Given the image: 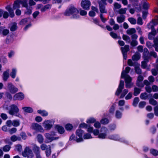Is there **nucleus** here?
Segmentation results:
<instances>
[{
  "mask_svg": "<svg viewBox=\"0 0 158 158\" xmlns=\"http://www.w3.org/2000/svg\"><path fill=\"white\" fill-rule=\"evenodd\" d=\"M130 70L129 67H127L126 68L125 70L122 71L121 75V78H124L126 83V87L127 88H130L133 85L131 83V78L127 74L129 72Z\"/></svg>",
  "mask_w": 158,
  "mask_h": 158,
  "instance_id": "nucleus-1",
  "label": "nucleus"
},
{
  "mask_svg": "<svg viewBox=\"0 0 158 158\" xmlns=\"http://www.w3.org/2000/svg\"><path fill=\"white\" fill-rule=\"evenodd\" d=\"M79 11L77 9L73 6L71 5L69 6L66 9L64 13V15L67 16L72 15V18L77 19L79 17Z\"/></svg>",
  "mask_w": 158,
  "mask_h": 158,
  "instance_id": "nucleus-2",
  "label": "nucleus"
},
{
  "mask_svg": "<svg viewBox=\"0 0 158 158\" xmlns=\"http://www.w3.org/2000/svg\"><path fill=\"white\" fill-rule=\"evenodd\" d=\"M6 109L8 110V113L10 115L19 117H21V115L19 113V109L16 105L12 104L6 107Z\"/></svg>",
  "mask_w": 158,
  "mask_h": 158,
  "instance_id": "nucleus-3",
  "label": "nucleus"
},
{
  "mask_svg": "<svg viewBox=\"0 0 158 158\" xmlns=\"http://www.w3.org/2000/svg\"><path fill=\"white\" fill-rule=\"evenodd\" d=\"M108 130L105 127H102L100 133L98 130H94L93 131V134L94 135H98V138L99 139H105L107 138V133Z\"/></svg>",
  "mask_w": 158,
  "mask_h": 158,
  "instance_id": "nucleus-4",
  "label": "nucleus"
},
{
  "mask_svg": "<svg viewBox=\"0 0 158 158\" xmlns=\"http://www.w3.org/2000/svg\"><path fill=\"white\" fill-rule=\"evenodd\" d=\"M98 4L100 11L101 13L100 15V18L103 22H105L106 20V19L103 17L102 13H107V10L105 9V6L106 5H104L100 2H99Z\"/></svg>",
  "mask_w": 158,
  "mask_h": 158,
  "instance_id": "nucleus-5",
  "label": "nucleus"
},
{
  "mask_svg": "<svg viewBox=\"0 0 158 158\" xmlns=\"http://www.w3.org/2000/svg\"><path fill=\"white\" fill-rule=\"evenodd\" d=\"M44 135L48 140L46 143L51 142L53 140L58 139V137H55L56 134L54 131H51L50 133H46Z\"/></svg>",
  "mask_w": 158,
  "mask_h": 158,
  "instance_id": "nucleus-6",
  "label": "nucleus"
},
{
  "mask_svg": "<svg viewBox=\"0 0 158 158\" xmlns=\"http://www.w3.org/2000/svg\"><path fill=\"white\" fill-rule=\"evenodd\" d=\"M22 155L24 157H28L32 158L33 156V154L32 150L29 147H26L24 151L22 152Z\"/></svg>",
  "mask_w": 158,
  "mask_h": 158,
  "instance_id": "nucleus-7",
  "label": "nucleus"
},
{
  "mask_svg": "<svg viewBox=\"0 0 158 158\" xmlns=\"http://www.w3.org/2000/svg\"><path fill=\"white\" fill-rule=\"evenodd\" d=\"M84 131L81 129H78L76 131V140L77 142L83 141L82 135L84 133Z\"/></svg>",
  "mask_w": 158,
  "mask_h": 158,
  "instance_id": "nucleus-8",
  "label": "nucleus"
},
{
  "mask_svg": "<svg viewBox=\"0 0 158 158\" xmlns=\"http://www.w3.org/2000/svg\"><path fill=\"white\" fill-rule=\"evenodd\" d=\"M6 89L13 94H15L18 91V89L10 83H8Z\"/></svg>",
  "mask_w": 158,
  "mask_h": 158,
  "instance_id": "nucleus-9",
  "label": "nucleus"
},
{
  "mask_svg": "<svg viewBox=\"0 0 158 158\" xmlns=\"http://www.w3.org/2000/svg\"><path fill=\"white\" fill-rule=\"evenodd\" d=\"M54 122L51 120L45 121L43 123V126L46 130H49L52 127Z\"/></svg>",
  "mask_w": 158,
  "mask_h": 158,
  "instance_id": "nucleus-10",
  "label": "nucleus"
},
{
  "mask_svg": "<svg viewBox=\"0 0 158 158\" xmlns=\"http://www.w3.org/2000/svg\"><path fill=\"white\" fill-rule=\"evenodd\" d=\"M31 127L32 129L37 131H39L41 132L44 131V130L42 126L36 123H32Z\"/></svg>",
  "mask_w": 158,
  "mask_h": 158,
  "instance_id": "nucleus-11",
  "label": "nucleus"
},
{
  "mask_svg": "<svg viewBox=\"0 0 158 158\" xmlns=\"http://www.w3.org/2000/svg\"><path fill=\"white\" fill-rule=\"evenodd\" d=\"M158 24V16L156 18L148 23L147 25L149 29H151L152 31L154 29V26Z\"/></svg>",
  "mask_w": 158,
  "mask_h": 158,
  "instance_id": "nucleus-12",
  "label": "nucleus"
},
{
  "mask_svg": "<svg viewBox=\"0 0 158 158\" xmlns=\"http://www.w3.org/2000/svg\"><path fill=\"white\" fill-rule=\"evenodd\" d=\"M81 5V7L84 9L88 10L89 9L91 3L89 0H82Z\"/></svg>",
  "mask_w": 158,
  "mask_h": 158,
  "instance_id": "nucleus-13",
  "label": "nucleus"
},
{
  "mask_svg": "<svg viewBox=\"0 0 158 158\" xmlns=\"http://www.w3.org/2000/svg\"><path fill=\"white\" fill-rule=\"evenodd\" d=\"M124 82L123 81L120 80L118 88L116 92L115 95L117 96L119 95L122 91L124 87Z\"/></svg>",
  "mask_w": 158,
  "mask_h": 158,
  "instance_id": "nucleus-14",
  "label": "nucleus"
},
{
  "mask_svg": "<svg viewBox=\"0 0 158 158\" xmlns=\"http://www.w3.org/2000/svg\"><path fill=\"white\" fill-rule=\"evenodd\" d=\"M143 57L144 59V60H147V61H148L150 59L149 53L148 49L146 48L144 49Z\"/></svg>",
  "mask_w": 158,
  "mask_h": 158,
  "instance_id": "nucleus-15",
  "label": "nucleus"
},
{
  "mask_svg": "<svg viewBox=\"0 0 158 158\" xmlns=\"http://www.w3.org/2000/svg\"><path fill=\"white\" fill-rule=\"evenodd\" d=\"M24 98V95L22 93H19L15 94L14 97L15 100H22Z\"/></svg>",
  "mask_w": 158,
  "mask_h": 158,
  "instance_id": "nucleus-16",
  "label": "nucleus"
},
{
  "mask_svg": "<svg viewBox=\"0 0 158 158\" xmlns=\"http://www.w3.org/2000/svg\"><path fill=\"white\" fill-rule=\"evenodd\" d=\"M6 9L7 10L9 13L10 16L11 18H13L15 16L13 10L10 7V5H8L6 7Z\"/></svg>",
  "mask_w": 158,
  "mask_h": 158,
  "instance_id": "nucleus-17",
  "label": "nucleus"
},
{
  "mask_svg": "<svg viewBox=\"0 0 158 158\" xmlns=\"http://www.w3.org/2000/svg\"><path fill=\"white\" fill-rule=\"evenodd\" d=\"M152 94H148L146 93H141L140 95V98L142 99L146 100L147 99L148 97H152Z\"/></svg>",
  "mask_w": 158,
  "mask_h": 158,
  "instance_id": "nucleus-18",
  "label": "nucleus"
},
{
  "mask_svg": "<svg viewBox=\"0 0 158 158\" xmlns=\"http://www.w3.org/2000/svg\"><path fill=\"white\" fill-rule=\"evenodd\" d=\"M156 34V30H152L151 33L148 34V38L152 40L154 39V37Z\"/></svg>",
  "mask_w": 158,
  "mask_h": 158,
  "instance_id": "nucleus-19",
  "label": "nucleus"
},
{
  "mask_svg": "<svg viewBox=\"0 0 158 158\" xmlns=\"http://www.w3.org/2000/svg\"><path fill=\"white\" fill-rule=\"evenodd\" d=\"M55 128L57 130L58 132L60 134H62L64 132V128L61 126L56 125V126Z\"/></svg>",
  "mask_w": 158,
  "mask_h": 158,
  "instance_id": "nucleus-20",
  "label": "nucleus"
},
{
  "mask_svg": "<svg viewBox=\"0 0 158 158\" xmlns=\"http://www.w3.org/2000/svg\"><path fill=\"white\" fill-rule=\"evenodd\" d=\"M9 70L8 69L3 72V78L4 81H6L9 77Z\"/></svg>",
  "mask_w": 158,
  "mask_h": 158,
  "instance_id": "nucleus-21",
  "label": "nucleus"
},
{
  "mask_svg": "<svg viewBox=\"0 0 158 158\" xmlns=\"http://www.w3.org/2000/svg\"><path fill=\"white\" fill-rule=\"evenodd\" d=\"M153 47L155 48V51L158 52V37L155 38L154 40Z\"/></svg>",
  "mask_w": 158,
  "mask_h": 158,
  "instance_id": "nucleus-22",
  "label": "nucleus"
},
{
  "mask_svg": "<svg viewBox=\"0 0 158 158\" xmlns=\"http://www.w3.org/2000/svg\"><path fill=\"white\" fill-rule=\"evenodd\" d=\"M20 4V3L19 0H17L15 1L13 5V9H15L17 8H19Z\"/></svg>",
  "mask_w": 158,
  "mask_h": 158,
  "instance_id": "nucleus-23",
  "label": "nucleus"
},
{
  "mask_svg": "<svg viewBox=\"0 0 158 158\" xmlns=\"http://www.w3.org/2000/svg\"><path fill=\"white\" fill-rule=\"evenodd\" d=\"M121 50L123 54L127 53L129 50V46L125 45L124 47L121 48Z\"/></svg>",
  "mask_w": 158,
  "mask_h": 158,
  "instance_id": "nucleus-24",
  "label": "nucleus"
},
{
  "mask_svg": "<svg viewBox=\"0 0 158 158\" xmlns=\"http://www.w3.org/2000/svg\"><path fill=\"white\" fill-rule=\"evenodd\" d=\"M136 32V30L134 28H129L127 31V34L129 35H132L135 34Z\"/></svg>",
  "mask_w": 158,
  "mask_h": 158,
  "instance_id": "nucleus-25",
  "label": "nucleus"
},
{
  "mask_svg": "<svg viewBox=\"0 0 158 158\" xmlns=\"http://www.w3.org/2000/svg\"><path fill=\"white\" fill-rule=\"evenodd\" d=\"M10 139L13 142H15L17 140L20 141L21 138L20 137L16 136L15 135H13L10 137Z\"/></svg>",
  "mask_w": 158,
  "mask_h": 158,
  "instance_id": "nucleus-26",
  "label": "nucleus"
},
{
  "mask_svg": "<svg viewBox=\"0 0 158 158\" xmlns=\"http://www.w3.org/2000/svg\"><path fill=\"white\" fill-rule=\"evenodd\" d=\"M117 21L119 23H121L124 22L125 20V16L123 15H121L117 17Z\"/></svg>",
  "mask_w": 158,
  "mask_h": 158,
  "instance_id": "nucleus-27",
  "label": "nucleus"
},
{
  "mask_svg": "<svg viewBox=\"0 0 158 158\" xmlns=\"http://www.w3.org/2000/svg\"><path fill=\"white\" fill-rule=\"evenodd\" d=\"M19 2L23 6L26 8L28 7L27 0H19Z\"/></svg>",
  "mask_w": 158,
  "mask_h": 158,
  "instance_id": "nucleus-28",
  "label": "nucleus"
},
{
  "mask_svg": "<svg viewBox=\"0 0 158 158\" xmlns=\"http://www.w3.org/2000/svg\"><path fill=\"white\" fill-rule=\"evenodd\" d=\"M108 138L111 139L115 140H119V137L117 135H110L109 136Z\"/></svg>",
  "mask_w": 158,
  "mask_h": 158,
  "instance_id": "nucleus-29",
  "label": "nucleus"
},
{
  "mask_svg": "<svg viewBox=\"0 0 158 158\" xmlns=\"http://www.w3.org/2000/svg\"><path fill=\"white\" fill-rule=\"evenodd\" d=\"M51 8V5L49 4H48L42 8L41 9V11L42 12H44L46 11L47 10L50 9Z\"/></svg>",
  "mask_w": 158,
  "mask_h": 158,
  "instance_id": "nucleus-30",
  "label": "nucleus"
},
{
  "mask_svg": "<svg viewBox=\"0 0 158 158\" xmlns=\"http://www.w3.org/2000/svg\"><path fill=\"white\" fill-rule=\"evenodd\" d=\"M37 139L38 142L40 143H42L44 141L43 136L40 134H38L37 135Z\"/></svg>",
  "mask_w": 158,
  "mask_h": 158,
  "instance_id": "nucleus-31",
  "label": "nucleus"
},
{
  "mask_svg": "<svg viewBox=\"0 0 158 158\" xmlns=\"http://www.w3.org/2000/svg\"><path fill=\"white\" fill-rule=\"evenodd\" d=\"M17 70L15 68L12 69V72L10 73V76L13 78H15Z\"/></svg>",
  "mask_w": 158,
  "mask_h": 158,
  "instance_id": "nucleus-32",
  "label": "nucleus"
},
{
  "mask_svg": "<svg viewBox=\"0 0 158 158\" xmlns=\"http://www.w3.org/2000/svg\"><path fill=\"white\" fill-rule=\"evenodd\" d=\"M140 91V89L137 87H135L134 89V92L133 94L135 96H137L139 94Z\"/></svg>",
  "mask_w": 158,
  "mask_h": 158,
  "instance_id": "nucleus-33",
  "label": "nucleus"
},
{
  "mask_svg": "<svg viewBox=\"0 0 158 158\" xmlns=\"http://www.w3.org/2000/svg\"><path fill=\"white\" fill-rule=\"evenodd\" d=\"M140 58V55L138 53H135L132 57V59L133 60H137Z\"/></svg>",
  "mask_w": 158,
  "mask_h": 158,
  "instance_id": "nucleus-34",
  "label": "nucleus"
},
{
  "mask_svg": "<svg viewBox=\"0 0 158 158\" xmlns=\"http://www.w3.org/2000/svg\"><path fill=\"white\" fill-rule=\"evenodd\" d=\"M22 109L25 112L31 113L33 111V109L30 107H23Z\"/></svg>",
  "mask_w": 158,
  "mask_h": 158,
  "instance_id": "nucleus-35",
  "label": "nucleus"
},
{
  "mask_svg": "<svg viewBox=\"0 0 158 158\" xmlns=\"http://www.w3.org/2000/svg\"><path fill=\"white\" fill-rule=\"evenodd\" d=\"M37 112L39 114H41L43 116H46L48 115V113L44 110H38Z\"/></svg>",
  "mask_w": 158,
  "mask_h": 158,
  "instance_id": "nucleus-36",
  "label": "nucleus"
},
{
  "mask_svg": "<svg viewBox=\"0 0 158 158\" xmlns=\"http://www.w3.org/2000/svg\"><path fill=\"white\" fill-rule=\"evenodd\" d=\"M33 150L35 154L40 152L39 147L36 145L34 146Z\"/></svg>",
  "mask_w": 158,
  "mask_h": 158,
  "instance_id": "nucleus-37",
  "label": "nucleus"
},
{
  "mask_svg": "<svg viewBox=\"0 0 158 158\" xmlns=\"http://www.w3.org/2000/svg\"><path fill=\"white\" fill-rule=\"evenodd\" d=\"M51 154V146L48 145L46 150V154L47 156H49Z\"/></svg>",
  "mask_w": 158,
  "mask_h": 158,
  "instance_id": "nucleus-38",
  "label": "nucleus"
},
{
  "mask_svg": "<svg viewBox=\"0 0 158 158\" xmlns=\"http://www.w3.org/2000/svg\"><path fill=\"white\" fill-rule=\"evenodd\" d=\"M128 90L127 89H124L122 92L120 97V98H124L126 94L127 93Z\"/></svg>",
  "mask_w": 158,
  "mask_h": 158,
  "instance_id": "nucleus-39",
  "label": "nucleus"
},
{
  "mask_svg": "<svg viewBox=\"0 0 158 158\" xmlns=\"http://www.w3.org/2000/svg\"><path fill=\"white\" fill-rule=\"evenodd\" d=\"M123 40L126 41V42L129 43L130 42L131 40L130 38L128 36L123 35Z\"/></svg>",
  "mask_w": 158,
  "mask_h": 158,
  "instance_id": "nucleus-40",
  "label": "nucleus"
},
{
  "mask_svg": "<svg viewBox=\"0 0 158 158\" xmlns=\"http://www.w3.org/2000/svg\"><path fill=\"white\" fill-rule=\"evenodd\" d=\"M150 152L151 154L154 156H157L158 155V151L156 150L153 149H151L150 150Z\"/></svg>",
  "mask_w": 158,
  "mask_h": 158,
  "instance_id": "nucleus-41",
  "label": "nucleus"
},
{
  "mask_svg": "<svg viewBox=\"0 0 158 158\" xmlns=\"http://www.w3.org/2000/svg\"><path fill=\"white\" fill-rule=\"evenodd\" d=\"M19 121L18 120H13V126L14 127H17L19 125Z\"/></svg>",
  "mask_w": 158,
  "mask_h": 158,
  "instance_id": "nucleus-42",
  "label": "nucleus"
},
{
  "mask_svg": "<svg viewBox=\"0 0 158 158\" xmlns=\"http://www.w3.org/2000/svg\"><path fill=\"white\" fill-rule=\"evenodd\" d=\"M17 27L16 23H13L10 29L11 31H14L17 29Z\"/></svg>",
  "mask_w": 158,
  "mask_h": 158,
  "instance_id": "nucleus-43",
  "label": "nucleus"
},
{
  "mask_svg": "<svg viewBox=\"0 0 158 158\" xmlns=\"http://www.w3.org/2000/svg\"><path fill=\"white\" fill-rule=\"evenodd\" d=\"M149 102L150 104L153 106L156 105L157 103V101L152 98L150 99Z\"/></svg>",
  "mask_w": 158,
  "mask_h": 158,
  "instance_id": "nucleus-44",
  "label": "nucleus"
},
{
  "mask_svg": "<svg viewBox=\"0 0 158 158\" xmlns=\"http://www.w3.org/2000/svg\"><path fill=\"white\" fill-rule=\"evenodd\" d=\"M128 21L132 24H135L136 23V20L135 19L133 18H130L128 19Z\"/></svg>",
  "mask_w": 158,
  "mask_h": 158,
  "instance_id": "nucleus-45",
  "label": "nucleus"
},
{
  "mask_svg": "<svg viewBox=\"0 0 158 158\" xmlns=\"http://www.w3.org/2000/svg\"><path fill=\"white\" fill-rule=\"evenodd\" d=\"M110 35L114 39H119V37L117 35V34L113 32H110Z\"/></svg>",
  "mask_w": 158,
  "mask_h": 158,
  "instance_id": "nucleus-46",
  "label": "nucleus"
},
{
  "mask_svg": "<svg viewBox=\"0 0 158 158\" xmlns=\"http://www.w3.org/2000/svg\"><path fill=\"white\" fill-rule=\"evenodd\" d=\"M121 113L118 110H117L116 112L115 116L117 118H120L122 117Z\"/></svg>",
  "mask_w": 158,
  "mask_h": 158,
  "instance_id": "nucleus-47",
  "label": "nucleus"
},
{
  "mask_svg": "<svg viewBox=\"0 0 158 158\" xmlns=\"http://www.w3.org/2000/svg\"><path fill=\"white\" fill-rule=\"evenodd\" d=\"M139 98L138 97H136L135 98L133 103V106H136L139 102Z\"/></svg>",
  "mask_w": 158,
  "mask_h": 158,
  "instance_id": "nucleus-48",
  "label": "nucleus"
},
{
  "mask_svg": "<svg viewBox=\"0 0 158 158\" xmlns=\"http://www.w3.org/2000/svg\"><path fill=\"white\" fill-rule=\"evenodd\" d=\"M149 6V5L148 3L146 2L143 3V9L145 10L148 9Z\"/></svg>",
  "mask_w": 158,
  "mask_h": 158,
  "instance_id": "nucleus-49",
  "label": "nucleus"
},
{
  "mask_svg": "<svg viewBox=\"0 0 158 158\" xmlns=\"http://www.w3.org/2000/svg\"><path fill=\"white\" fill-rule=\"evenodd\" d=\"M83 138L84 139H88L92 138L91 135L89 133L84 134Z\"/></svg>",
  "mask_w": 158,
  "mask_h": 158,
  "instance_id": "nucleus-50",
  "label": "nucleus"
},
{
  "mask_svg": "<svg viewBox=\"0 0 158 158\" xmlns=\"http://www.w3.org/2000/svg\"><path fill=\"white\" fill-rule=\"evenodd\" d=\"M96 121L95 119L93 118H90L88 119L86 122L88 123H94Z\"/></svg>",
  "mask_w": 158,
  "mask_h": 158,
  "instance_id": "nucleus-51",
  "label": "nucleus"
},
{
  "mask_svg": "<svg viewBox=\"0 0 158 158\" xmlns=\"http://www.w3.org/2000/svg\"><path fill=\"white\" fill-rule=\"evenodd\" d=\"M30 20V18H26L23 19L20 22V23L21 25L25 24L28 22Z\"/></svg>",
  "mask_w": 158,
  "mask_h": 158,
  "instance_id": "nucleus-52",
  "label": "nucleus"
},
{
  "mask_svg": "<svg viewBox=\"0 0 158 158\" xmlns=\"http://www.w3.org/2000/svg\"><path fill=\"white\" fill-rule=\"evenodd\" d=\"M127 10L126 8H121L119 10L118 13L120 14H125L126 13Z\"/></svg>",
  "mask_w": 158,
  "mask_h": 158,
  "instance_id": "nucleus-53",
  "label": "nucleus"
},
{
  "mask_svg": "<svg viewBox=\"0 0 158 158\" xmlns=\"http://www.w3.org/2000/svg\"><path fill=\"white\" fill-rule=\"evenodd\" d=\"M27 11L25 12V13L27 15L31 14L32 13L31 7H26Z\"/></svg>",
  "mask_w": 158,
  "mask_h": 158,
  "instance_id": "nucleus-54",
  "label": "nucleus"
},
{
  "mask_svg": "<svg viewBox=\"0 0 158 158\" xmlns=\"http://www.w3.org/2000/svg\"><path fill=\"white\" fill-rule=\"evenodd\" d=\"M65 128L66 130L70 131L72 129L73 126L71 124H68L65 125Z\"/></svg>",
  "mask_w": 158,
  "mask_h": 158,
  "instance_id": "nucleus-55",
  "label": "nucleus"
},
{
  "mask_svg": "<svg viewBox=\"0 0 158 158\" xmlns=\"http://www.w3.org/2000/svg\"><path fill=\"white\" fill-rule=\"evenodd\" d=\"M149 56L150 59L151 56H152L154 58H156L157 57V53L154 51H152L149 52Z\"/></svg>",
  "mask_w": 158,
  "mask_h": 158,
  "instance_id": "nucleus-56",
  "label": "nucleus"
},
{
  "mask_svg": "<svg viewBox=\"0 0 158 158\" xmlns=\"http://www.w3.org/2000/svg\"><path fill=\"white\" fill-rule=\"evenodd\" d=\"M10 148V147L9 145H6L3 148V151L5 152H7L9 151Z\"/></svg>",
  "mask_w": 158,
  "mask_h": 158,
  "instance_id": "nucleus-57",
  "label": "nucleus"
},
{
  "mask_svg": "<svg viewBox=\"0 0 158 158\" xmlns=\"http://www.w3.org/2000/svg\"><path fill=\"white\" fill-rule=\"evenodd\" d=\"M144 61L142 62L141 67L143 69H145L147 65V62L148 61L147 60H145Z\"/></svg>",
  "mask_w": 158,
  "mask_h": 158,
  "instance_id": "nucleus-58",
  "label": "nucleus"
},
{
  "mask_svg": "<svg viewBox=\"0 0 158 158\" xmlns=\"http://www.w3.org/2000/svg\"><path fill=\"white\" fill-rule=\"evenodd\" d=\"M145 89L146 91L148 93H150L152 91V89L149 85L146 86Z\"/></svg>",
  "mask_w": 158,
  "mask_h": 158,
  "instance_id": "nucleus-59",
  "label": "nucleus"
},
{
  "mask_svg": "<svg viewBox=\"0 0 158 158\" xmlns=\"http://www.w3.org/2000/svg\"><path fill=\"white\" fill-rule=\"evenodd\" d=\"M108 122V120L106 118H103L101 120V123L104 124H107Z\"/></svg>",
  "mask_w": 158,
  "mask_h": 158,
  "instance_id": "nucleus-60",
  "label": "nucleus"
},
{
  "mask_svg": "<svg viewBox=\"0 0 158 158\" xmlns=\"http://www.w3.org/2000/svg\"><path fill=\"white\" fill-rule=\"evenodd\" d=\"M15 149L17 151L20 152L22 150V146L20 144H17L15 146Z\"/></svg>",
  "mask_w": 158,
  "mask_h": 158,
  "instance_id": "nucleus-61",
  "label": "nucleus"
},
{
  "mask_svg": "<svg viewBox=\"0 0 158 158\" xmlns=\"http://www.w3.org/2000/svg\"><path fill=\"white\" fill-rule=\"evenodd\" d=\"M158 69H152L151 70V72L152 74L154 76H156L158 74Z\"/></svg>",
  "mask_w": 158,
  "mask_h": 158,
  "instance_id": "nucleus-62",
  "label": "nucleus"
},
{
  "mask_svg": "<svg viewBox=\"0 0 158 158\" xmlns=\"http://www.w3.org/2000/svg\"><path fill=\"white\" fill-rule=\"evenodd\" d=\"M132 92H129L128 94L125 97V99L126 100H129L130 99L132 96Z\"/></svg>",
  "mask_w": 158,
  "mask_h": 158,
  "instance_id": "nucleus-63",
  "label": "nucleus"
},
{
  "mask_svg": "<svg viewBox=\"0 0 158 158\" xmlns=\"http://www.w3.org/2000/svg\"><path fill=\"white\" fill-rule=\"evenodd\" d=\"M154 113L156 116H158V106H156L154 108Z\"/></svg>",
  "mask_w": 158,
  "mask_h": 158,
  "instance_id": "nucleus-64",
  "label": "nucleus"
}]
</instances>
